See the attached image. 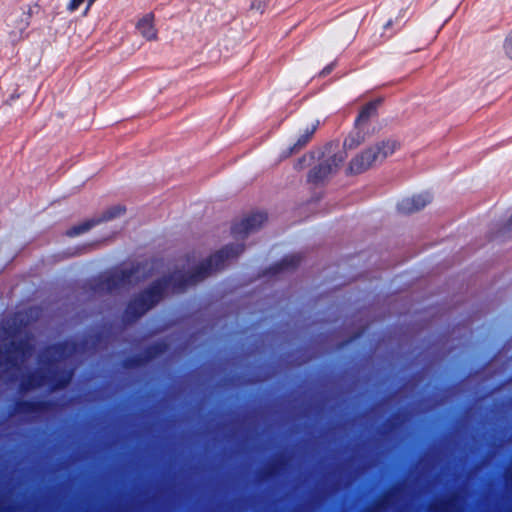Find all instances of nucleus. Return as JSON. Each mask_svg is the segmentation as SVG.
Returning a JSON list of instances; mask_svg holds the SVG:
<instances>
[{"mask_svg": "<svg viewBox=\"0 0 512 512\" xmlns=\"http://www.w3.org/2000/svg\"><path fill=\"white\" fill-rule=\"evenodd\" d=\"M306 158L305 156L300 158L296 164V168L301 169L303 167V163L305 162Z\"/></svg>", "mask_w": 512, "mask_h": 512, "instance_id": "412c9836", "label": "nucleus"}, {"mask_svg": "<svg viewBox=\"0 0 512 512\" xmlns=\"http://www.w3.org/2000/svg\"><path fill=\"white\" fill-rule=\"evenodd\" d=\"M318 125L319 121H316V123L312 124L311 127L307 128L305 132L298 137L297 141L291 147H289L285 156H290L304 148L311 140L313 134L317 130Z\"/></svg>", "mask_w": 512, "mask_h": 512, "instance_id": "9b49d317", "label": "nucleus"}, {"mask_svg": "<svg viewBox=\"0 0 512 512\" xmlns=\"http://www.w3.org/2000/svg\"><path fill=\"white\" fill-rule=\"evenodd\" d=\"M333 144H329L325 148L324 160L317 166L312 168L308 174V182L312 184H320L324 182L329 176L336 173L344 163L347 155L345 151L338 150L332 153Z\"/></svg>", "mask_w": 512, "mask_h": 512, "instance_id": "39448f33", "label": "nucleus"}, {"mask_svg": "<svg viewBox=\"0 0 512 512\" xmlns=\"http://www.w3.org/2000/svg\"><path fill=\"white\" fill-rule=\"evenodd\" d=\"M505 54L512 59V32L506 37L504 42Z\"/></svg>", "mask_w": 512, "mask_h": 512, "instance_id": "6ab92c4d", "label": "nucleus"}, {"mask_svg": "<svg viewBox=\"0 0 512 512\" xmlns=\"http://www.w3.org/2000/svg\"><path fill=\"white\" fill-rule=\"evenodd\" d=\"M74 375L72 369L60 370L52 368L47 373L42 370H36L24 376L20 382L21 391H29L49 385L52 390L63 389L71 382Z\"/></svg>", "mask_w": 512, "mask_h": 512, "instance_id": "f03ea898", "label": "nucleus"}, {"mask_svg": "<svg viewBox=\"0 0 512 512\" xmlns=\"http://www.w3.org/2000/svg\"><path fill=\"white\" fill-rule=\"evenodd\" d=\"M138 361H139L138 359H134V360H132V362H134V363H136V364H138Z\"/></svg>", "mask_w": 512, "mask_h": 512, "instance_id": "393cba45", "label": "nucleus"}, {"mask_svg": "<svg viewBox=\"0 0 512 512\" xmlns=\"http://www.w3.org/2000/svg\"><path fill=\"white\" fill-rule=\"evenodd\" d=\"M301 262V257L296 254L285 256L280 262L276 263L270 268L271 274H277L284 270H289L297 267Z\"/></svg>", "mask_w": 512, "mask_h": 512, "instance_id": "4468645a", "label": "nucleus"}, {"mask_svg": "<svg viewBox=\"0 0 512 512\" xmlns=\"http://www.w3.org/2000/svg\"><path fill=\"white\" fill-rule=\"evenodd\" d=\"M135 273L134 269L115 271L101 281L100 288L108 293L123 288L131 283Z\"/></svg>", "mask_w": 512, "mask_h": 512, "instance_id": "6e6552de", "label": "nucleus"}, {"mask_svg": "<svg viewBox=\"0 0 512 512\" xmlns=\"http://www.w3.org/2000/svg\"><path fill=\"white\" fill-rule=\"evenodd\" d=\"M431 201L432 196L428 192H424L402 199L398 203L397 209L403 214H411L423 209Z\"/></svg>", "mask_w": 512, "mask_h": 512, "instance_id": "1a4fd4ad", "label": "nucleus"}, {"mask_svg": "<svg viewBox=\"0 0 512 512\" xmlns=\"http://www.w3.org/2000/svg\"><path fill=\"white\" fill-rule=\"evenodd\" d=\"M125 213V208L121 205H115L113 207H110L107 209L100 218H92L89 220H86L78 225H75L71 227L69 230H67L66 234L69 237H74L81 235L87 231H89L92 227L95 225L103 222V221H109L116 217H119Z\"/></svg>", "mask_w": 512, "mask_h": 512, "instance_id": "423d86ee", "label": "nucleus"}, {"mask_svg": "<svg viewBox=\"0 0 512 512\" xmlns=\"http://www.w3.org/2000/svg\"><path fill=\"white\" fill-rule=\"evenodd\" d=\"M73 350H75L74 347H70V343L66 341L49 346L46 349V352L52 355H57L60 358H64L67 357Z\"/></svg>", "mask_w": 512, "mask_h": 512, "instance_id": "dca6fc26", "label": "nucleus"}, {"mask_svg": "<svg viewBox=\"0 0 512 512\" xmlns=\"http://www.w3.org/2000/svg\"><path fill=\"white\" fill-rule=\"evenodd\" d=\"M167 349V346L165 343H156L154 345L149 346L145 351V357L146 359H152L160 354L164 353Z\"/></svg>", "mask_w": 512, "mask_h": 512, "instance_id": "f3484780", "label": "nucleus"}, {"mask_svg": "<svg viewBox=\"0 0 512 512\" xmlns=\"http://www.w3.org/2000/svg\"><path fill=\"white\" fill-rule=\"evenodd\" d=\"M85 1L86 0H70L69 4L67 5L68 11H70V12L76 11ZM95 1L96 0H87V7L85 9V14L88 12L89 8Z\"/></svg>", "mask_w": 512, "mask_h": 512, "instance_id": "a211bd4d", "label": "nucleus"}, {"mask_svg": "<svg viewBox=\"0 0 512 512\" xmlns=\"http://www.w3.org/2000/svg\"><path fill=\"white\" fill-rule=\"evenodd\" d=\"M379 103L380 100L371 101L361 109L358 117L355 120L356 128H364L369 119L376 114Z\"/></svg>", "mask_w": 512, "mask_h": 512, "instance_id": "f8f14e48", "label": "nucleus"}, {"mask_svg": "<svg viewBox=\"0 0 512 512\" xmlns=\"http://www.w3.org/2000/svg\"><path fill=\"white\" fill-rule=\"evenodd\" d=\"M137 29L147 40L156 39V30L153 25V15L147 14L137 24Z\"/></svg>", "mask_w": 512, "mask_h": 512, "instance_id": "ddd939ff", "label": "nucleus"}, {"mask_svg": "<svg viewBox=\"0 0 512 512\" xmlns=\"http://www.w3.org/2000/svg\"><path fill=\"white\" fill-rule=\"evenodd\" d=\"M332 69H333V65H328V66H326V67L322 70L321 74H322L323 76H325V75L329 74V73L332 71Z\"/></svg>", "mask_w": 512, "mask_h": 512, "instance_id": "aec40b11", "label": "nucleus"}, {"mask_svg": "<svg viewBox=\"0 0 512 512\" xmlns=\"http://www.w3.org/2000/svg\"><path fill=\"white\" fill-rule=\"evenodd\" d=\"M266 220L267 215L265 213H253L239 223H235L231 228V233L237 239H244L250 233L257 231Z\"/></svg>", "mask_w": 512, "mask_h": 512, "instance_id": "0eeeda50", "label": "nucleus"}, {"mask_svg": "<svg viewBox=\"0 0 512 512\" xmlns=\"http://www.w3.org/2000/svg\"><path fill=\"white\" fill-rule=\"evenodd\" d=\"M244 250L242 244H230L200 263L191 273H174L153 282L146 290L133 298L127 305L123 320L131 323L155 306L169 287L174 292H183L188 286L204 280L213 272L224 268L227 260L237 257Z\"/></svg>", "mask_w": 512, "mask_h": 512, "instance_id": "f257e3e1", "label": "nucleus"}, {"mask_svg": "<svg viewBox=\"0 0 512 512\" xmlns=\"http://www.w3.org/2000/svg\"><path fill=\"white\" fill-rule=\"evenodd\" d=\"M392 25V20H389L385 25L384 29H388Z\"/></svg>", "mask_w": 512, "mask_h": 512, "instance_id": "5701e85b", "label": "nucleus"}, {"mask_svg": "<svg viewBox=\"0 0 512 512\" xmlns=\"http://www.w3.org/2000/svg\"><path fill=\"white\" fill-rule=\"evenodd\" d=\"M448 504H449V501H443V502L441 503V506H442L443 508H446V507L448 506Z\"/></svg>", "mask_w": 512, "mask_h": 512, "instance_id": "b1692460", "label": "nucleus"}, {"mask_svg": "<svg viewBox=\"0 0 512 512\" xmlns=\"http://www.w3.org/2000/svg\"><path fill=\"white\" fill-rule=\"evenodd\" d=\"M507 228H508L509 230H511V229H512V216L510 217V219H509V221H508Z\"/></svg>", "mask_w": 512, "mask_h": 512, "instance_id": "4be33fe9", "label": "nucleus"}, {"mask_svg": "<svg viewBox=\"0 0 512 512\" xmlns=\"http://www.w3.org/2000/svg\"><path fill=\"white\" fill-rule=\"evenodd\" d=\"M33 347L28 339L0 343V367L7 371L18 370L32 354Z\"/></svg>", "mask_w": 512, "mask_h": 512, "instance_id": "20e7f679", "label": "nucleus"}, {"mask_svg": "<svg viewBox=\"0 0 512 512\" xmlns=\"http://www.w3.org/2000/svg\"><path fill=\"white\" fill-rule=\"evenodd\" d=\"M398 146L399 144L395 140L382 141L353 158L349 169L355 174L362 173L373 164L384 161L396 151Z\"/></svg>", "mask_w": 512, "mask_h": 512, "instance_id": "7ed1b4c3", "label": "nucleus"}, {"mask_svg": "<svg viewBox=\"0 0 512 512\" xmlns=\"http://www.w3.org/2000/svg\"><path fill=\"white\" fill-rule=\"evenodd\" d=\"M362 129L363 128L355 127V130L353 132H351L348 135V137L344 140L342 151H345L346 149L352 150L364 142L365 136H364Z\"/></svg>", "mask_w": 512, "mask_h": 512, "instance_id": "2eb2a0df", "label": "nucleus"}, {"mask_svg": "<svg viewBox=\"0 0 512 512\" xmlns=\"http://www.w3.org/2000/svg\"><path fill=\"white\" fill-rule=\"evenodd\" d=\"M47 406L43 401L18 400L14 403L12 414H33L45 410Z\"/></svg>", "mask_w": 512, "mask_h": 512, "instance_id": "9d476101", "label": "nucleus"}]
</instances>
